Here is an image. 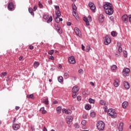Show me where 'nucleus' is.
I'll use <instances>...</instances> for the list:
<instances>
[{"instance_id": "21", "label": "nucleus", "mask_w": 131, "mask_h": 131, "mask_svg": "<svg viewBox=\"0 0 131 131\" xmlns=\"http://www.w3.org/2000/svg\"><path fill=\"white\" fill-rule=\"evenodd\" d=\"M71 112L72 111L70 109H62V113H64L65 114H71Z\"/></svg>"}, {"instance_id": "61", "label": "nucleus", "mask_w": 131, "mask_h": 131, "mask_svg": "<svg viewBox=\"0 0 131 131\" xmlns=\"http://www.w3.org/2000/svg\"><path fill=\"white\" fill-rule=\"evenodd\" d=\"M129 21L130 22V23H131V15H129Z\"/></svg>"}, {"instance_id": "58", "label": "nucleus", "mask_w": 131, "mask_h": 131, "mask_svg": "<svg viewBox=\"0 0 131 131\" xmlns=\"http://www.w3.org/2000/svg\"><path fill=\"white\" fill-rule=\"evenodd\" d=\"M67 25H68V26H71V22H67Z\"/></svg>"}, {"instance_id": "22", "label": "nucleus", "mask_w": 131, "mask_h": 131, "mask_svg": "<svg viewBox=\"0 0 131 131\" xmlns=\"http://www.w3.org/2000/svg\"><path fill=\"white\" fill-rule=\"evenodd\" d=\"M59 17L60 16H56L55 17V20L56 23H60V22L63 21V19L61 18H60Z\"/></svg>"}, {"instance_id": "56", "label": "nucleus", "mask_w": 131, "mask_h": 131, "mask_svg": "<svg viewBox=\"0 0 131 131\" xmlns=\"http://www.w3.org/2000/svg\"><path fill=\"white\" fill-rule=\"evenodd\" d=\"M48 3L49 5H52L53 4V1L52 0H48Z\"/></svg>"}, {"instance_id": "37", "label": "nucleus", "mask_w": 131, "mask_h": 131, "mask_svg": "<svg viewBox=\"0 0 131 131\" xmlns=\"http://www.w3.org/2000/svg\"><path fill=\"white\" fill-rule=\"evenodd\" d=\"M73 15L75 17V18H76V19H77V18H78V14H77L76 11H73Z\"/></svg>"}, {"instance_id": "30", "label": "nucleus", "mask_w": 131, "mask_h": 131, "mask_svg": "<svg viewBox=\"0 0 131 131\" xmlns=\"http://www.w3.org/2000/svg\"><path fill=\"white\" fill-rule=\"evenodd\" d=\"M38 66H39V62L37 61H35L34 63V68L36 69V68L38 67Z\"/></svg>"}, {"instance_id": "19", "label": "nucleus", "mask_w": 131, "mask_h": 131, "mask_svg": "<svg viewBox=\"0 0 131 131\" xmlns=\"http://www.w3.org/2000/svg\"><path fill=\"white\" fill-rule=\"evenodd\" d=\"M114 85L115 88H118L119 86V80L116 79L114 80Z\"/></svg>"}, {"instance_id": "43", "label": "nucleus", "mask_w": 131, "mask_h": 131, "mask_svg": "<svg viewBox=\"0 0 131 131\" xmlns=\"http://www.w3.org/2000/svg\"><path fill=\"white\" fill-rule=\"evenodd\" d=\"M48 54L52 56V55H53V54H54V50H49L48 52Z\"/></svg>"}, {"instance_id": "18", "label": "nucleus", "mask_w": 131, "mask_h": 131, "mask_svg": "<svg viewBox=\"0 0 131 131\" xmlns=\"http://www.w3.org/2000/svg\"><path fill=\"white\" fill-rule=\"evenodd\" d=\"M98 21L100 23H103L105 21L104 15L100 14L98 17Z\"/></svg>"}, {"instance_id": "36", "label": "nucleus", "mask_w": 131, "mask_h": 131, "mask_svg": "<svg viewBox=\"0 0 131 131\" xmlns=\"http://www.w3.org/2000/svg\"><path fill=\"white\" fill-rule=\"evenodd\" d=\"M64 77L66 79H67L69 77V72H65L64 73Z\"/></svg>"}, {"instance_id": "24", "label": "nucleus", "mask_w": 131, "mask_h": 131, "mask_svg": "<svg viewBox=\"0 0 131 131\" xmlns=\"http://www.w3.org/2000/svg\"><path fill=\"white\" fill-rule=\"evenodd\" d=\"M117 47H118L119 53H122V48L121 47V44L120 43H117Z\"/></svg>"}, {"instance_id": "31", "label": "nucleus", "mask_w": 131, "mask_h": 131, "mask_svg": "<svg viewBox=\"0 0 131 131\" xmlns=\"http://www.w3.org/2000/svg\"><path fill=\"white\" fill-rule=\"evenodd\" d=\"M85 109L86 110H91L92 109V105L90 104H87L85 106Z\"/></svg>"}, {"instance_id": "29", "label": "nucleus", "mask_w": 131, "mask_h": 131, "mask_svg": "<svg viewBox=\"0 0 131 131\" xmlns=\"http://www.w3.org/2000/svg\"><path fill=\"white\" fill-rule=\"evenodd\" d=\"M61 110H62V107L61 106H58L56 108V111L58 114H60L61 113Z\"/></svg>"}, {"instance_id": "13", "label": "nucleus", "mask_w": 131, "mask_h": 131, "mask_svg": "<svg viewBox=\"0 0 131 131\" xmlns=\"http://www.w3.org/2000/svg\"><path fill=\"white\" fill-rule=\"evenodd\" d=\"M89 7L90 8L91 10L93 11V12H96V6L94 3L92 2L89 3Z\"/></svg>"}, {"instance_id": "32", "label": "nucleus", "mask_w": 131, "mask_h": 131, "mask_svg": "<svg viewBox=\"0 0 131 131\" xmlns=\"http://www.w3.org/2000/svg\"><path fill=\"white\" fill-rule=\"evenodd\" d=\"M58 81H59V82H63V81H64V79L63 78V77H62V76H59L58 78Z\"/></svg>"}, {"instance_id": "55", "label": "nucleus", "mask_w": 131, "mask_h": 131, "mask_svg": "<svg viewBox=\"0 0 131 131\" xmlns=\"http://www.w3.org/2000/svg\"><path fill=\"white\" fill-rule=\"evenodd\" d=\"M116 56H117V57H118V56H120V52H117L116 53Z\"/></svg>"}, {"instance_id": "12", "label": "nucleus", "mask_w": 131, "mask_h": 131, "mask_svg": "<svg viewBox=\"0 0 131 131\" xmlns=\"http://www.w3.org/2000/svg\"><path fill=\"white\" fill-rule=\"evenodd\" d=\"M111 43V39L108 36H106L104 38V43L106 46Z\"/></svg>"}, {"instance_id": "63", "label": "nucleus", "mask_w": 131, "mask_h": 131, "mask_svg": "<svg viewBox=\"0 0 131 131\" xmlns=\"http://www.w3.org/2000/svg\"><path fill=\"white\" fill-rule=\"evenodd\" d=\"M81 47H82V50H83V51H84V46H83V45H81Z\"/></svg>"}, {"instance_id": "50", "label": "nucleus", "mask_w": 131, "mask_h": 131, "mask_svg": "<svg viewBox=\"0 0 131 131\" xmlns=\"http://www.w3.org/2000/svg\"><path fill=\"white\" fill-rule=\"evenodd\" d=\"M36 10H37V6L36 5H35L33 7V11H36Z\"/></svg>"}, {"instance_id": "59", "label": "nucleus", "mask_w": 131, "mask_h": 131, "mask_svg": "<svg viewBox=\"0 0 131 131\" xmlns=\"http://www.w3.org/2000/svg\"><path fill=\"white\" fill-rule=\"evenodd\" d=\"M50 60H54V56L52 55L51 56H50L49 57Z\"/></svg>"}, {"instance_id": "39", "label": "nucleus", "mask_w": 131, "mask_h": 131, "mask_svg": "<svg viewBox=\"0 0 131 131\" xmlns=\"http://www.w3.org/2000/svg\"><path fill=\"white\" fill-rule=\"evenodd\" d=\"M111 35H112V36H117V32H116V31H112L111 32Z\"/></svg>"}, {"instance_id": "35", "label": "nucleus", "mask_w": 131, "mask_h": 131, "mask_svg": "<svg viewBox=\"0 0 131 131\" xmlns=\"http://www.w3.org/2000/svg\"><path fill=\"white\" fill-rule=\"evenodd\" d=\"M116 69H117V66H116V65H113L111 67V70L112 71H115Z\"/></svg>"}, {"instance_id": "53", "label": "nucleus", "mask_w": 131, "mask_h": 131, "mask_svg": "<svg viewBox=\"0 0 131 131\" xmlns=\"http://www.w3.org/2000/svg\"><path fill=\"white\" fill-rule=\"evenodd\" d=\"M75 127L76 128H79V125H78V124L77 123L75 124Z\"/></svg>"}, {"instance_id": "48", "label": "nucleus", "mask_w": 131, "mask_h": 131, "mask_svg": "<svg viewBox=\"0 0 131 131\" xmlns=\"http://www.w3.org/2000/svg\"><path fill=\"white\" fill-rule=\"evenodd\" d=\"M123 54H124V57L125 58H126L127 57V52L126 51H123Z\"/></svg>"}, {"instance_id": "51", "label": "nucleus", "mask_w": 131, "mask_h": 131, "mask_svg": "<svg viewBox=\"0 0 131 131\" xmlns=\"http://www.w3.org/2000/svg\"><path fill=\"white\" fill-rule=\"evenodd\" d=\"M77 99L78 101H81V96H78L77 97Z\"/></svg>"}, {"instance_id": "42", "label": "nucleus", "mask_w": 131, "mask_h": 131, "mask_svg": "<svg viewBox=\"0 0 131 131\" xmlns=\"http://www.w3.org/2000/svg\"><path fill=\"white\" fill-rule=\"evenodd\" d=\"M89 103H91V104H94V103H95V100H94L92 98H90V99H89Z\"/></svg>"}, {"instance_id": "3", "label": "nucleus", "mask_w": 131, "mask_h": 131, "mask_svg": "<svg viewBox=\"0 0 131 131\" xmlns=\"http://www.w3.org/2000/svg\"><path fill=\"white\" fill-rule=\"evenodd\" d=\"M96 127L98 130H103L105 128V123L102 121H99L97 123Z\"/></svg>"}, {"instance_id": "23", "label": "nucleus", "mask_w": 131, "mask_h": 131, "mask_svg": "<svg viewBox=\"0 0 131 131\" xmlns=\"http://www.w3.org/2000/svg\"><path fill=\"white\" fill-rule=\"evenodd\" d=\"M39 111L41 114H47V111L45 110V107H41Z\"/></svg>"}, {"instance_id": "15", "label": "nucleus", "mask_w": 131, "mask_h": 131, "mask_svg": "<svg viewBox=\"0 0 131 131\" xmlns=\"http://www.w3.org/2000/svg\"><path fill=\"white\" fill-rule=\"evenodd\" d=\"M99 103L100 105H102V106H105L104 107V111L106 112L107 109V107L106 106V105H107V103H106V101L103 100H101Z\"/></svg>"}, {"instance_id": "34", "label": "nucleus", "mask_w": 131, "mask_h": 131, "mask_svg": "<svg viewBox=\"0 0 131 131\" xmlns=\"http://www.w3.org/2000/svg\"><path fill=\"white\" fill-rule=\"evenodd\" d=\"M72 9L73 12H76V10H77V7H76V6H75V4H72Z\"/></svg>"}, {"instance_id": "45", "label": "nucleus", "mask_w": 131, "mask_h": 131, "mask_svg": "<svg viewBox=\"0 0 131 131\" xmlns=\"http://www.w3.org/2000/svg\"><path fill=\"white\" fill-rule=\"evenodd\" d=\"M43 19H45V20H48V19H49V15L47 14L44 15Z\"/></svg>"}, {"instance_id": "6", "label": "nucleus", "mask_w": 131, "mask_h": 131, "mask_svg": "<svg viewBox=\"0 0 131 131\" xmlns=\"http://www.w3.org/2000/svg\"><path fill=\"white\" fill-rule=\"evenodd\" d=\"M16 8V5H14L13 3L10 2L8 4V9L9 11H14Z\"/></svg>"}, {"instance_id": "9", "label": "nucleus", "mask_w": 131, "mask_h": 131, "mask_svg": "<svg viewBox=\"0 0 131 131\" xmlns=\"http://www.w3.org/2000/svg\"><path fill=\"white\" fill-rule=\"evenodd\" d=\"M122 73L124 76H128V75H129V69H124Z\"/></svg>"}, {"instance_id": "38", "label": "nucleus", "mask_w": 131, "mask_h": 131, "mask_svg": "<svg viewBox=\"0 0 131 131\" xmlns=\"http://www.w3.org/2000/svg\"><path fill=\"white\" fill-rule=\"evenodd\" d=\"M27 97L28 99H34V96L33 94L28 95L27 96Z\"/></svg>"}, {"instance_id": "17", "label": "nucleus", "mask_w": 131, "mask_h": 131, "mask_svg": "<svg viewBox=\"0 0 131 131\" xmlns=\"http://www.w3.org/2000/svg\"><path fill=\"white\" fill-rule=\"evenodd\" d=\"M55 28L56 29V30L57 31V32L58 33H60V34H62V29H61V28H60V27H59V26H58V25H54Z\"/></svg>"}, {"instance_id": "14", "label": "nucleus", "mask_w": 131, "mask_h": 131, "mask_svg": "<svg viewBox=\"0 0 131 131\" xmlns=\"http://www.w3.org/2000/svg\"><path fill=\"white\" fill-rule=\"evenodd\" d=\"M122 20L124 23H127L128 22V16L127 15L125 14L122 16Z\"/></svg>"}, {"instance_id": "1", "label": "nucleus", "mask_w": 131, "mask_h": 131, "mask_svg": "<svg viewBox=\"0 0 131 131\" xmlns=\"http://www.w3.org/2000/svg\"><path fill=\"white\" fill-rule=\"evenodd\" d=\"M103 8L105 10V13L107 15H111L114 13L112 4L110 3L106 2L104 5Z\"/></svg>"}, {"instance_id": "52", "label": "nucleus", "mask_w": 131, "mask_h": 131, "mask_svg": "<svg viewBox=\"0 0 131 131\" xmlns=\"http://www.w3.org/2000/svg\"><path fill=\"white\" fill-rule=\"evenodd\" d=\"M78 72L80 74H82V73H83V70L82 69L79 70Z\"/></svg>"}, {"instance_id": "25", "label": "nucleus", "mask_w": 131, "mask_h": 131, "mask_svg": "<svg viewBox=\"0 0 131 131\" xmlns=\"http://www.w3.org/2000/svg\"><path fill=\"white\" fill-rule=\"evenodd\" d=\"M42 103H43L45 105H49V98L46 97L43 99Z\"/></svg>"}, {"instance_id": "11", "label": "nucleus", "mask_w": 131, "mask_h": 131, "mask_svg": "<svg viewBox=\"0 0 131 131\" xmlns=\"http://www.w3.org/2000/svg\"><path fill=\"white\" fill-rule=\"evenodd\" d=\"M66 121L68 124H70V123L73 121V117L71 116H69L66 118Z\"/></svg>"}, {"instance_id": "57", "label": "nucleus", "mask_w": 131, "mask_h": 131, "mask_svg": "<svg viewBox=\"0 0 131 131\" xmlns=\"http://www.w3.org/2000/svg\"><path fill=\"white\" fill-rule=\"evenodd\" d=\"M82 117H83V118L84 119H85L86 118V115L83 114V115H82Z\"/></svg>"}, {"instance_id": "20", "label": "nucleus", "mask_w": 131, "mask_h": 131, "mask_svg": "<svg viewBox=\"0 0 131 131\" xmlns=\"http://www.w3.org/2000/svg\"><path fill=\"white\" fill-rule=\"evenodd\" d=\"M123 84H124V86L125 89H126V90L129 89L130 85H129V83H128V82L124 81Z\"/></svg>"}, {"instance_id": "7", "label": "nucleus", "mask_w": 131, "mask_h": 131, "mask_svg": "<svg viewBox=\"0 0 131 131\" xmlns=\"http://www.w3.org/2000/svg\"><path fill=\"white\" fill-rule=\"evenodd\" d=\"M54 8L55 9V13L56 14V16L60 17L61 16V12L60 11V7L59 6H54Z\"/></svg>"}, {"instance_id": "5", "label": "nucleus", "mask_w": 131, "mask_h": 131, "mask_svg": "<svg viewBox=\"0 0 131 131\" xmlns=\"http://www.w3.org/2000/svg\"><path fill=\"white\" fill-rule=\"evenodd\" d=\"M83 19L85 22L86 25L90 26V22H92V17L89 15L88 17H83Z\"/></svg>"}, {"instance_id": "10", "label": "nucleus", "mask_w": 131, "mask_h": 131, "mask_svg": "<svg viewBox=\"0 0 131 131\" xmlns=\"http://www.w3.org/2000/svg\"><path fill=\"white\" fill-rule=\"evenodd\" d=\"M74 31L77 36H79V37H81V32H80V30L79 29H78V28H75Z\"/></svg>"}, {"instance_id": "47", "label": "nucleus", "mask_w": 131, "mask_h": 131, "mask_svg": "<svg viewBox=\"0 0 131 131\" xmlns=\"http://www.w3.org/2000/svg\"><path fill=\"white\" fill-rule=\"evenodd\" d=\"M38 6H39V7L40 8V9H43V6L42 5V4H41L40 3V2L38 3Z\"/></svg>"}, {"instance_id": "16", "label": "nucleus", "mask_w": 131, "mask_h": 131, "mask_svg": "<svg viewBox=\"0 0 131 131\" xmlns=\"http://www.w3.org/2000/svg\"><path fill=\"white\" fill-rule=\"evenodd\" d=\"M12 128L14 130H18L20 128V125L17 123L13 124L12 125Z\"/></svg>"}, {"instance_id": "33", "label": "nucleus", "mask_w": 131, "mask_h": 131, "mask_svg": "<svg viewBox=\"0 0 131 131\" xmlns=\"http://www.w3.org/2000/svg\"><path fill=\"white\" fill-rule=\"evenodd\" d=\"M7 74H8V73L7 72H3L1 73L0 76L1 77H2V78H4V77H5V76L7 75Z\"/></svg>"}, {"instance_id": "54", "label": "nucleus", "mask_w": 131, "mask_h": 131, "mask_svg": "<svg viewBox=\"0 0 131 131\" xmlns=\"http://www.w3.org/2000/svg\"><path fill=\"white\" fill-rule=\"evenodd\" d=\"M29 49H30V50H33V49H34V47H33V46L30 45L29 46Z\"/></svg>"}, {"instance_id": "64", "label": "nucleus", "mask_w": 131, "mask_h": 131, "mask_svg": "<svg viewBox=\"0 0 131 131\" xmlns=\"http://www.w3.org/2000/svg\"><path fill=\"white\" fill-rule=\"evenodd\" d=\"M58 103V101L57 100H55L53 102V104H57Z\"/></svg>"}, {"instance_id": "27", "label": "nucleus", "mask_w": 131, "mask_h": 131, "mask_svg": "<svg viewBox=\"0 0 131 131\" xmlns=\"http://www.w3.org/2000/svg\"><path fill=\"white\" fill-rule=\"evenodd\" d=\"M123 129V123L121 122L119 126V130L122 131Z\"/></svg>"}, {"instance_id": "62", "label": "nucleus", "mask_w": 131, "mask_h": 131, "mask_svg": "<svg viewBox=\"0 0 131 131\" xmlns=\"http://www.w3.org/2000/svg\"><path fill=\"white\" fill-rule=\"evenodd\" d=\"M43 131H48V129H47V128H46V126L43 127Z\"/></svg>"}, {"instance_id": "46", "label": "nucleus", "mask_w": 131, "mask_h": 131, "mask_svg": "<svg viewBox=\"0 0 131 131\" xmlns=\"http://www.w3.org/2000/svg\"><path fill=\"white\" fill-rule=\"evenodd\" d=\"M81 124H82V125H85V124H86V121L83 120L81 122Z\"/></svg>"}, {"instance_id": "8", "label": "nucleus", "mask_w": 131, "mask_h": 131, "mask_svg": "<svg viewBox=\"0 0 131 131\" xmlns=\"http://www.w3.org/2000/svg\"><path fill=\"white\" fill-rule=\"evenodd\" d=\"M69 62L70 64H75L76 62L75 61V58L74 56H71L68 58Z\"/></svg>"}, {"instance_id": "28", "label": "nucleus", "mask_w": 131, "mask_h": 131, "mask_svg": "<svg viewBox=\"0 0 131 131\" xmlns=\"http://www.w3.org/2000/svg\"><path fill=\"white\" fill-rule=\"evenodd\" d=\"M29 12L32 15V16H34V12H33V9L31 8L30 7L29 8Z\"/></svg>"}, {"instance_id": "4", "label": "nucleus", "mask_w": 131, "mask_h": 131, "mask_svg": "<svg viewBox=\"0 0 131 131\" xmlns=\"http://www.w3.org/2000/svg\"><path fill=\"white\" fill-rule=\"evenodd\" d=\"M107 114L110 116L112 117V118H116L117 116V114H116V112L114 111V110L112 108H110L107 111Z\"/></svg>"}, {"instance_id": "26", "label": "nucleus", "mask_w": 131, "mask_h": 131, "mask_svg": "<svg viewBox=\"0 0 131 131\" xmlns=\"http://www.w3.org/2000/svg\"><path fill=\"white\" fill-rule=\"evenodd\" d=\"M128 105V102L127 101H124V102L122 103V106L124 109H125L126 107H127V105Z\"/></svg>"}, {"instance_id": "60", "label": "nucleus", "mask_w": 131, "mask_h": 131, "mask_svg": "<svg viewBox=\"0 0 131 131\" xmlns=\"http://www.w3.org/2000/svg\"><path fill=\"white\" fill-rule=\"evenodd\" d=\"M20 109V107L19 106H16L15 107V110L18 111Z\"/></svg>"}, {"instance_id": "40", "label": "nucleus", "mask_w": 131, "mask_h": 131, "mask_svg": "<svg viewBox=\"0 0 131 131\" xmlns=\"http://www.w3.org/2000/svg\"><path fill=\"white\" fill-rule=\"evenodd\" d=\"M52 21H53V17H52V16H51L48 19L47 23H50V22H52Z\"/></svg>"}, {"instance_id": "44", "label": "nucleus", "mask_w": 131, "mask_h": 131, "mask_svg": "<svg viewBox=\"0 0 131 131\" xmlns=\"http://www.w3.org/2000/svg\"><path fill=\"white\" fill-rule=\"evenodd\" d=\"M91 117H95L96 116V113L95 112H92L90 114Z\"/></svg>"}, {"instance_id": "41", "label": "nucleus", "mask_w": 131, "mask_h": 131, "mask_svg": "<svg viewBox=\"0 0 131 131\" xmlns=\"http://www.w3.org/2000/svg\"><path fill=\"white\" fill-rule=\"evenodd\" d=\"M90 50H91V46L90 45H88L86 47V52L87 53L90 52Z\"/></svg>"}, {"instance_id": "2", "label": "nucleus", "mask_w": 131, "mask_h": 131, "mask_svg": "<svg viewBox=\"0 0 131 131\" xmlns=\"http://www.w3.org/2000/svg\"><path fill=\"white\" fill-rule=\"evenodd\" d=\"M79 91V88L77 85L73 86L72 90V92L73 93L72 98H73L74 99H75L76 97H77V95Z\"/></svg>"}, {"instance_id": "49", "label": "nucleus", "mask_w": 131, "mask_h": 131, "mask_svg": "<svg viewBox=\"0 0 131 131\" xmlns=\"http://www.w3.org/2000/svg\"><path fill=\"white\" fill-rule=\"evenodd\" d=\"M110 19L112 22H114V17L113 16H110Z\"/></svg>"}]
</instances>
